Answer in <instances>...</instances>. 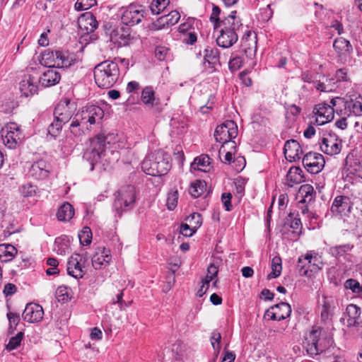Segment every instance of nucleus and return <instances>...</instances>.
I'll return each mask as SVG.
<instances>
[{"label": "nucleus", "mask_w": 362, "mask_h": 362, "mask_svg": "<svg viewBox=\"0 0 362 362\" xmlns=\"http://www.w3.org/2000/svg\"><path fill=\"white\" fill-rule=\"evenodd\" d=\"M332 344V339L322 334L320 327L315 325L305 334L303 346L310 356L315 357L326 351Z\"/></svg>", "instance_id": "f257e3e1"}, {"label": "nucleus", "mask_w": 362, "mask_h": 362, "mask_svg": "<svg viewBox=\"0 0 362 362\" xmlns=\"http://www.w3.org/2000/svg\"><path fill=\"white\" fill-rule=\"evenodd\" d=\"M242 25L240 20L236 17V11H232L226 18L218 25V28L224 29H232L235 31Z\"/></svg>", "instance_id": "72a5a7b5"}, {"label": "nucleus", "mask_w": 362, "mask_h": 362, "mask_svg": "<svg viewBox=\"0 0 362 362\" xmlns=\"http://www.w3.org/2000/svg\"><path fill=\"white\" fill-rule=\"evenodd\" d=\"M38 79L31 75H25L20 82L19 89L21 93L29 97L37 93L38 91Z\"/></svg>", "instance_id": "5701e85b"}, {"label": "nucleus", "mask_w": 362, "mask_h": 362, "mask_svg": "<svg viewBox=\"0 0 362 362\" xmlns=\"http://www.w3.org/2000/svg\"><path fill=\"white\" fill-rule=\"evenodd\" d=\"M168 49L165 47H158L155 50V56L159 61L165 60Z\"/></svg>", "instance_id": "13d9d810"}, {"label": "nucleus", "mask_w": 362, "mask_h": 362, "mask_svg": "<svg viewBox=\"0 0 362 362\" xmlns=\"http://www.w3.org/2000/svg\"><path fill=\"white\" fill-rule=\"evenodd\" d=\"M28 173L37 180L46 178L49 173V165L45 160H40L31 165Z\"/></svg>", "instance_id": "c85d7f7f"}, {"label": "nucleus", "mask_w": 362, "mask_h": 362, "mask_svg": "<svg viewBox=\"0 0 362 362\" xmlns=\"http://www.w3.org/2000/svg\"><path fill=\"white\" fill-rule=\"evenodd\" d=\"M335 307V299L332 297L323 298L322 309L320 312V320L324 323H329L333 315V310Z\"/></svg>", "instance_id": "cd10ccee"}, {"label": "nucleus", "mask_w": 362, "mask_h": 362, "mask_svg": "<svg viewBox=\"0 0 362 362\" xmlns=\"http://www.w3.org/2000/svg\"><path fill=\"white\" fill-rule=\"evenodd\" d=\"M78 25L81 30L88 34L97 28L98 23L91 12H86L78 18Z\"/></svg>", "instance_id": "b1692460"}, {"label": "nucleus", "mask_w": 362, "mask_h": 362, "mask_svg": "<svg viewBox=\"0 0 362 362\" xmlns=\"http://www.w3.org/2000/svg\"><path fill=\"white\" fill-rule=\"evenodd\" d=\"M36 187L31 185H25L22 187V193L25 197L33 196L35 194Z\"/></svg>", "instance_id": "e2e57ef3"}, {"label": "nucleus", "mask_w": 362, "mask_h": 362, "mask_svg": "<svg viewBox=\"0 0 362 362\" xmlns=\"http://www.w3.org/2000/svg\"><path fill=\"white\" fill-rule=\"evenodd\" d=\"M170 167V156L163 151H157L149 155L141 164L142 170L152 176L165 175Z\"/></svg>", "instance_id": "f03ea898"}, {"label": "nucleus", "mask_w": 362, "mask_h": 362, "mask_svg": "<svg viewBox=\"0 0 362 362\" xmlns=\"http://www.w3.org/2000/svg\"><path fill=\"white\" fill-rule=\"evenodd\" d=\"M291 313V305L287 303L281 302L268 309L265 313L264 317H267L273 320L280 321L288 317Z\"/></svg>", "instance_id": "aec40b11"}, {"label": "nucleus", "mask_w": 362, "mask_h": 362, "mask_svg": "<svg viewBox=\"0 0 362 362\" xmlns=\"http://www.w3.org/2000/svg\"><path fill=\"white\" fill-rule=\"evenodd\" d=\"M17 253L16 248L9 244L0 245V261L7 262L11 260Z\"/></svg>", "instance_id": "4c0bfd02"}, {"label": "nucleus", "mask_w": 362, "mask_h": 362, "mask_svg": "<svg viewBox=\"0 0 362 362\" xmlns=\"http://www.w3.org/2000/svg\"><path fill=\"white\" fill-rule=\"evenodd\" d=\"M76 110V105L68 98H64L59 102L54 111V117L64 123L71 120Z\"/></svg>", "instance_id": "9b49d317"}, {"label": "nucleus", "mask_w": 362, "mask_h": 362, "mask_svg": "<svg viewBox=\"0 0 362 362\" xmlns=\"http://www.w3.org/2000/svg\"><path fill=\"white\" fill-rule=\"evenodd\" d=\"M4 144L9 148H15L23 139V135L16 123L11 122L5 125L1 131Z\"/></svg>", "instance_id": "1a4fd4ad"}, {"label": "nucleus", "mask_w": 362, "mask_h": 362, "mask_svg": "<svg viewBox=\"0 0 362 362\" xmlns=\"http://www.w3.org/2000/svg\"><path fill=\"white\" fill-rule=\"evenodd\" d=\"M16 286L13 284L8 283L4 286L3 292L6 296H11L16 293Z\"/></svg>", "instance_id": "0e129e2a"}, {"label": "nucleus", "mask_w": 362, "mask_h": 362, "mask_svg": "<svg viewBox=\"0 0 362 362\" xmlns=\"http://www.w3.org/2000/svg\"><path fill=\"white\" fill-rule=\"evenodd\" d=\"M220 13H221V9L219 8V7L218 6L214 5L213 9H212V13H211V15L210 17V20L211 22L214 23V26L216 28H218V25L221 22V21H219V18H218V16H219Z\"/></svg>", "instance_id": "4d7b16f0"}, {"label": "nucleus", "mask_w": 362, "mask_h": 362, "mask_svg": "<svg viewBox=\"0 0 362 362\" xmlns=\"http://www.w3.org/2000/svg\"><path fill=\"white\" fill-rule=\"evenodd\" d=\"M238 132L237 124L232 120H227L216 128L214 137L216 141L226 144L235 139Z\"/></svg>", "instance_id": "9d476101"}, {"label": "nucleus", "mask_w": 362, "mask_h": 362, "mask_svg": "<svg viewBox=\"0 0 362 362\" xmlns=\"http://www.w3.org/2000/svg\"><path fill=\"white\" fill-rule=\"evenodd\" d=\"M197 40L194 32L189 31L184 35L183 42L188 45H193Z\"/></svg>", "instance_id": "680f3d73"}, {"label": "nucleus", "mask_w": 362, "mask_h": 362, "mask_svg": "<svg viewBox=\"0 0 362 362\" xmlns=\"http://www.w3.org/2000/svg\"><path fill=\"white\" fill-rule=\"evenodd\" d=\"M42 60L48 61L45 62V65L47 66L57 65L63 68L71 66L76 61L74 54L60 51H46L42 54Z\"/></svg>", "instance_id": "0eeeda50"}, {"label": "nucleus", "mask_w": 362, "mask_h": 362, "mask_svg": "<svg viewBox=\"0 0 362 362\" xmlns=\"http://www.w3.org/2000/svg\"><path fill=\"white\" fill-rule=\"evenodd\" d=\"M346 71L344 69H338L336 71L335 77L337 78V81H343L346 80Z\"/></svg>", "instance_id": "338daca9"}, {"label": "nucleus", "mask_w": 362, "mask_h": 362, "mask_svg": "<svg viewBox=\"0 0 362 362\" xmlns=\"http://www.w3.org/2000/svg\"><path fill=\"white\" fill-rule=\"evenodd\" d=\"M361 315V309L356 305L349 304L346 309L344 324L347 327H356L359 324L358 319Z\"/></svg>", "instance_id": "bb28decb"}, {"label": "nucleus", "mask_w": 362, "mask_h": 362, "mask_svg": "<svg viewBox=\"0 0 362 362\" xmlns=\"http://www.w3.org/2000/svg\"><path fill=\"white\" fill-rule=\"evenodd\" d=\"M286 180L291 187L302 182L303 181V170L298 167L291 168L286 175Z\"/></svg>", "instance_id": "e433bc0d"}, {"label": "nucleus", "mask_w": 362, "mask_h": 362, "mask_svg": "<svg viewBox=\"0 0 362 362\" xmlns=\"http://www.w3.org/2000/svg\"><path fill=\"white\" fill-rule=\"evenodd\" d=\"M69 130L70 132L75 136V137H80L86 134V132L88 130L85 129L83 127L81 126V123L76 119L74 117L72 118L71 120V123L69 125Z\"/></svg>", "instance_id": "37998d69"}, {"label": "nucleus", "mask_w": 362, "mask_h": 362, "mask_svg": "<svg viewBox=\"0 0 362 362\" xmlns=\"http://www.w3.org/2000/svg\"><path fill=\"white\" fill-rule=\"evenodd\" d=\"M103 116L104 112L102 108L92 105L83 107L74 117L81 123V127L89 131L90 126L101 120Z\"/></svg>", "instance_id": "39448f33"}, {"label": "nucleus", "mask_w": 362, "mask_h": 362, "mask_svg": "<svg viewBox=\"0 0 362 362\" xmlns=\"http://www.w3.org/2000/svg\"><path fill=\"white\" fill-rule=\"evenodd\" d=\"M331 28H334L337 31L339 35H341L344 33V28L342 24L338 21H334L331 25Z\"/></svg>", "instance_id": "774afa93"}, {"label": "nucleus", "mask_w": 362, "mask_h": 362, "mask_svg": "<svg viewBox=\"0 0 362 362\" xmlns=\"http://www.w3.org/2000/svg\"><path fill=\"white\" fill-rule=\"evenodd\" d=\"M344 286L346 288L351 290L354 293H360L362 291L359 282L353 279L346 280L344 283Z\"/></svg>", "instance_id": "603ef678"}, {"label": "nucleus", "mask_w": 362, "mask_h": 362, "mask_svg": "<svg viewBox=\"0 0 362 362\" xmlns=\"http://www.w3.org/2000/svg\"><path fill=\"white\" fill-rule=\"evenodd\" d=\"M78 238L81 244L88 245L91 243L92 233L88 227H84L78 234Z\"/></svg>", "instance_id": "de8ad7c7"}, {"label": "nucleus", "mask_w": 362, "mask_h": 362, "mask_svg": "<svg viewBox=\"0 0 362 362\" xmlns=\"http://www.w3.org/2000/svg\"><path fill=\"white\" fill-rule=\"evenodd\" d=\"M111 259L110 251L105 247H99L92 257V265L95 269H101L109 264Z\"/></svg>", "instance_id": "4be33fe9"}, {"label": "nucleus", "mask_w": 362, "mask_h": 362, "mask_svg": "<svg viewBox=\"0 0 362 362\" xmlns=\"http://www.w3.org/2000/svg\"><path fill=\"white\" fill-rule=\"evenodd\" d=\"M141 98V101L149 107H153L158 103L154 90L151 86H146L143 89Z\"/></svg>", "instance_id": "ea45409f"}, {"label": "nucleus", "mask_w": 362, "mask_h": 362, "mask_svg": "<svg viewBox=\"0 0 362 362\" xmlns=\"http://www.w3.org/2000/svg\"><path fill=\"white\" fill-rule=\"evenodd\" d=\"M315 192L311 185L305 184L300 186L298 192V197L300 198L301 203H310L315 199Z\"/></svg>", "instance_id": "473e14b6"}, {"label": "nucleus", "mask_w": 362, "mask_h": 362, "mask_svg": "<svg viewBox=\"0 0 362 362\" xmlns=\"http://www.w3.org/2000/svg\"><path fill=\"white\" fill-rule=\"evenodd\" d=\"M144 10L141 6L130 5L122 13V22L129 26L139 23L144 17Z\"/></svg>", "instance_id": "a211bd4d"}, {"label": "nucleus", "mask_w": 362, "mask_h": 362, "mask_svg": "<svg viewBox=\"0 0 362 362\" xmlns=\"http://www.w3.org/2000/svg\"><path fill=\"white\" fill-rule=\"evenodd\" d=\"M204 59L209 64H215L219 59V51L216 48H207L205 49Z\"/></svg>", "instance_id": "a18cd8bd"}, {"label": "nucleus", "mask_w": 362, "mask_h": 362, "mask_svg": "<svg viewBox=\"0 0 362 362\" xmlns=\"http://www.w3.org/2000/svg\"><path fill=\"white\" fill-rule=\"evenodd\" d=\"M333 47L342 64L352 65L351 54L353 52V47L349 40L344 37L337 38L334 41Z\"/></svg>", "instance_id": "ddd939ff"}, {"label": "nucleus", "mask_w": 362, "mask_h": 362, "mask_svg": "<svg viewBox=\"0 0 362 362\" xmlns=\"http://www.w3.org/2000/svg\"><path fill=\"white\" fill-rule=\"evenodd\" d=\"M231 198L232 195L230 193H223L222 194L221 199L226 211H230L232 209Z\"/></svg>", "instance_id": "052dcab7"}, {"label": "nucleus", "mask_w": 362, "mask_h": 362, "mask_svg": "<svg viewBox=\"0 0 362 362\" xmlns=\"http://www.w3.org/2000/svg\"><path fill=\"white\" fill-rule=\"evenodd\" d=\"M178 199L177 191H174L168 194L167 198V207L169 210H173L177 206Z\"/></svg>", "instance_id": "864d4df0"}, {"label": "nucleus", "mask_w": 362, "mask_h": 362, "mask_svg": "<svg viewBox=\"0 0 362 362\" xmlns=\"http://www.w3.org/2000/svg\"><path fill=\"white\" fill-rule=\"evenodd\" d=\"M241 47L245 55L249 58L255 57L257 51L256 37H252L250 34L242 39Z\"/></svg>", "instance_id": "2f4dec72"}, {"label": "nucleus", "mask_w": 362, "mask_h": 362, "mask_svg": "<svg viewBox=\"0 0 362 362\" xmlns=\"http://www.w3.org/2000/svg\"><path fill=\"white\" fill-rule=\"evenodd\" d=\"M65 123L64 122H61L59 119H57V118H54V120L53 121V122H52L50 124V125L49 126V128H48L49 134L51 136L56 137L60 133V132L62 129V126Z\"/></svg>", "instance_id": "09e8293b"}, {"label": "nucleus", "mask_w": 362, "mask_h": 362, "mask_svg": "<svg viewBox=\"0 0 362 362\" xmlns=\"http://www.w3.org/2000/svg\"><path fill=\"white\" fill-rule=\"evenodd\" d=\"M221 339V335L218 332H213L211 337V345L214 349L216 351V355L219 353L221 346L220 342Z\"/></svg>", "instance_id": "5fc2aeb1"}, {"label": "nucleus", "mask_w": 362, "mask_h": 362, "mask_svg": "<svg viewBox=\"0 0 362 362\" xmlns=\"http://www.w3.org/2000/svg\"><path fill=\"white\" fill-rule=\"evenodd\" d=\"M284 154L287 160L296 161L300 159L303 150L300 144L294 139L288 140L284 145Z\"/></svg>", "instance_id": "393cba45"}, {"label": "nucleus", "mask_w": 362, "mask_h": 362, "mask_svg": "<svg viewBox=\"0 0 362 362\" xmlns=\"http://www.w3.org/2000/svg\"><path fill=\"white\" fill-rule=\"evenodd\" d=\"M316 257L311 253H307L298 257L297 269L300 276L310 277L313 273L317 272L320 268L316 263Z\"/></svg>", "instance_id": "f8f14e48"}, {"label": "nucleus", "mask_w": 362, "mask_h": 362, "mask_svg": "<svg viewBox=\"0 0 362 362\" xmlns=\"http://www.w3.org/2000/svg\"><path fill=\"white\" fill-rule=\"evenodd\" d=\"M196 231L189 223H182L180 226V233L184 236L191 237Z\"/></svg>", "instance_id": "6e6d98bb"}, {"label": "nucleus", "mask_w": 362, "mask_h": 362, "mask_svg": "<svg viewBox=\"0 0 362 362\" xmlns=\"http://www.w3.org/2000/svg\"><path fill=\"white\" fill-rule=\"evenodd\" d=\"M331 103L336 106V112L339 115H362V97L361 95H354V98L350 97L349 99L337 97L331 100Z\"/></svg>", "instance_id": "20e7f679"}, {"label": "nucleus", "mask_w": 362, "mask_h": 362, "mask_svg": "<svg viewBox=\"0 0 362 362\" xmlns=\"http://www.w3.org/2000/svg\"><path fill=\"white\" fill-rule=\"evenodd\" d=\"M44 315L42 307L37 303H28L22 314L24 320L30 323L40 322Z\"/></svg>", "instance_id": "412c9836"}, {"label": "nucleus", "mask_w": 362, "mask_h": 362, "mask_svg": "<svg viewBox=\"0 0 362 362\" xmlns=\"http://www.w3.org/2000/svg\"><path fill=\"white\" fill-rule=\"evenodd\" d=\"M336 106L331 103L330 105L322 103L316 105L313 112L316 115L315 122L318 125H323L331 122L334 119Z\"/></svg>", "instance_id": "4468645a"}, {"label": "nucleus", "mask_w": 362, "mask_h": 362, "mask_svg": "<svg viewBox=\"0 0 362 362\" xmlns=\"http://www.w3.org/2000/svg\"><path fill=\"white\" fill-rule=\"evenodd\" d=\"M135 202V187L132 185L124 186L117 192L114 207L117 214H121L122 211L132 209Z\"/></svg>", "instance_id": "423d86ee"}, {"label": "nucleus", "mask_w": 362, "mask_h": 362, "mask_svg": "<svg viewBox=\"0 0 362 362\" xmlns=\"http://www.w3.org/2000/svg\"><path fill=\"white\" fill-rule=\"evenodd\" d=\"M352 248L353 246L349 244L338 245L331 247L330 252L333 256L340 257L351 251Z\"/></svg>", "instance_id": "49530a36"}, {"label": "nucleus", "mask_w": 362, "mask_h": 362, "mask_svg": "<svg viewBox=\"0 0 362 362\" xmlns=\"http://www.w3.org/2000/svg\"><path fill=\"white\" fill-rule=\"evenodd\" d=\"M353 204L346 196H337L331 206V212L336 216H347L350 214Z\"/></svg>", "instance_id": "6ab92c4d"}, {"label": "nucleus", "mask_w": 362, "mask_h": 362, "mask_svg": "<svg viewBox=\"0 0 362 362\" xmlns=\"http://www.w3.org/2000/svg\"><path fill=\"white\" fill-rule=\"evenodd\" d=\"M74 215V209L69 202H64L58 209L57 216L60 221H69Z\"/></svg>", "instance_id": "c9c22d12"}, {"label": "nucleus", "mask_w": 362, "mask_h": 362, "mask_svg": "<svg viewBox=\"0 0 362 362\" xmlns=\"http://www.w3.org/2000/svg\"><path fill=\"white\" fill-rule=\"evenodd\" d=\"M320 149L328 156L339 154L342 148V141L333 132L324 133L319 141Z\"/></svg>", "instance_id": "6e6552de"}, {"label": "nucleus", "mask_w": 362, "mask_h": 362, "mask_svg": "<svg viewBox=\"0 0 362 362\" xmlns=\"http://www.w3.org/2000/svg\"><path fill=\"white\" fill-rule=\"evenodd\" d=\"M211 168L210 158L208 156H201L196 158L191 164V169L202 172H209Z\"/></svg>", "instance_id": "f704fd0d"}, {"label": "nucleus", "mask_w": 362, "mask_h": 362, "mask_svg": "<svg viewBox=\"0 0 362 362\" xmlns=\"http://www.w3.org/2000/svg\"><path fill=\"white\" fill-rule=\"evenodd\" d=\"M206 187V183L203 180H196L192 183L189 188V193L194 197H200L204 192Z\"/></svg>", "instance_id": "79ce46f5"}, {"label": "nucleus", "mask_w": 362, "mask_h": 362, "mask_svg": "<svg viewBox=\"0 0 362 362\" xmlns=\"http://www.w3.org/2000/svg\"><path fill=\"white\" fill-rule=\"evenodd\" d=\"M24 333L23 332H19L16 336L12 337L6 345V349L8 350H13L20 346L23 339Z\"/></svg>", "instance_id": "8fccbe9b"}, {"label": "nucleus", "mask_w": 362, "mask_h": 362, "mask_svg": "<svg viewBox=\"0 0 362 362\" xmlns=\"http://www.w3.org/2000/svg\"><path fill=\"white\" fill-rule=\"evenodd\" d=\"M119 76V69L117 63L112 61H104L94 69V78L100 88H111Z\"/></svg>", "instance_id": "7ed1b4c3"}, {"label": "nucleus", "mask_w": 362, "mask_h": 362, "mask_svg": "<svg viewBox=\"0 0 362 362\" xmlns=\"http://www.w3.org/2000/svg\"><path fill=\"white\" fill-rule=\"evenodd\" d=\"M60 78V74L56 69H50L45 71L37 79L42 86L49 87L58 83Z\"/></svg>", "instance_id": "c756f323"}, {"label": "nucleus", "mask_w": 362, "mask_h": 362, "mask_svg": "<svg viewBox=\"0 0 362 362\" xmlns=\"http://www.w3.org/2000/svg\"><path fill=\"white\" fill-rule=\"evenodd\" d=\"M223 352L224 356L221 362H234L235 354L233 352L226 351V349H224Z\"/></svg>", "instance_id": "69168bd1"}, {"label": "nucleus", "mask_w": 362, "mask_h": 362, "mask_svg": "<svg viewBox=\"0 0 362 362\" xmlns=\"http://www.w3.org/2000/svg\"><path fill=\"white\" fill-rule=\"evenodd\" d=\"M303 164L308 172L317 174L323 169L325 160L322 154L316 152H309L304 156Z\"/></svg>", "instance_id": "2eb2a0df"}, {"label": "nucleus", "mask_w": 362, "mask_h": 362, "mask_svg": "<svg viewBox=\"0 0 362 362\" xmlns=\"http://www.w3.org/2000/svg\"><path fill=\"white\" fill-rule=\"evenodd\" d=\"M100 144L99 139L93 138L90 141V146L87 148L83 154V158L90 164V170L94 168V165L98 163L105 154V150Z\"/></svg>", "instance_id": "dca6fc26"}, {"label": "nucleus", "mask_w": 362, "mask_h": 362, "mask_svg": "<svg viewBox=\"0 0 362 362\" xmlns=\"http://www.w3.org/2000/svg\"><path fill=\"white\" fill-rule=\"evenodd\" d=\"M186 221L192 226V228L197 230L202 225V217L198 213H193L190 214Z\"/></svg>", "instance_id": "3c124183"}, {"label": "nucleus", "mask_w": 362, "mask_h": 362, "mask_svg": "<svg viewBox=\"0 0 362 362\" xmlns=\"http://www.w3.org/2000/svg\"><path fill=\"white\" fill-rule=\"evenodd\" d=\"M94 139H99L100 144H102L101 146L105 151L106 148H114V149L117 148L116 144L118 141L117 136L115 134H109L106 136L103 134H99L97 136L94 137Z\"/></svg>", "instance_id": "58836bf2"}, {"label": "nucleus", "mask_w": 362, "mask_h": 362, "mask_svg": "<svg viewBox=\"0 0 362 362\" xmlns=\"http://www.w3.org/2000/svg\"><path fill=\"white\" fill-rule=\"evenodd\" d=\"M180 18V14L177 11H172L168 14L160 16L156 21L155 25L161 29L165 26L176 24Z\"/></svg>", "instance_id": "7c9ffc66"}, {"label": "nucleus", "mask_w": 362, "mask_h": 362, "mask_svg": "<svg viewBox=\"0 0 362 362\" xmlns=\"http://www.w3.org/2000/svg\"><path fill=\"white\" fill-rule=\"evenodd\" d=\"M7 317L9 321L11 327L14 325L15 327L19 323L21 320L20 315L16 313L9 312L7 313Z\"/></svg>", "instance_id": "bf43d9fd"}, {"label": "nucleus", "mask_w": 362, "mask_h": 362, "mask_svg": "<svg viewBox=\"0 0 362 362\" xmlns=\"http://www.w3.org/2000/svg\"><path fill=\"white\" fill-rule=\"evenodd\" d=\"M272 272L267 276L268 279L278 277L282 270L281 259L279 256H275L272 259L271 263Z\"/></svg>", "instance_id": "a19ab883"}, {"label": "nucleus", "mask_w": 362, "mask_h": 362, "mask_svg": "<svg viewBox=\"0 0 362 362\" xmlns=\"http://www.w3.org/2000/svg\"><path fill=\"white\" fill-rule=\"evenodd\" d=\"M238 40V35L232 29L221 28L220 35L216 39L217 45L223 48H228Z\"/></svg>", "instance_id": "a878e982"}, {"label": "nucleus", "mask_w": 362, "mask_h": 362, "mask_svg": "<svg viewBox=\"0 0 362 362\" xmlns=\"http://www.w3.org/2000/svg\"><path fill=\"white\" fill-rule=\"evenodd\" d=\"M86 261L87 259L79 254L71 255L67 263L68 274L75 279L82 278L86 273L83 268Z\"/></svg>", "instance_id": "f3484780"}, {"label": "nucleus", "mask_w": 362, "mask_h": 362, "mask_svg": "<svg viewBox=\"0 0 362 362\" xmlns=\"http://www.w3.org/2000/svg\"><path fill=\"white\" fill-rule=\"evenodd\" d=\"M169 3V0H153L150 6L152 13L159 14L165 9Z\"/></svg>", "instance_id": "c03bdc74"}]
</instances>
